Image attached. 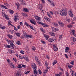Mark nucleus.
<instances>
[{
  "instance_id": "1",
  "label": "nucleus",
  "mask_w": 76,
  "mask_h": 76,
  "mask_svg": "<svg viewBox=\"0 0 76 76\" xmlns=\"http://www.w3.org/2000/svg\"><path fill=\"white\" fill-rule=\"evenodd\" d=\"M60 15L61 16H64V15L66 16V15H67V14L66 10L64 9H62L60 11Z\"/></svg>"
},
{
  "instance_id": "2",
  "label": "nucleus",
  "mask_w": 76,
  "mask_h": 76,
  "mask_svg": "<svg viewBox=\"0 0 76 76\" xmlns=\"http://www.w3.org/2000/svg\"><path fill=\"white\" fill-rule=\"evenodd\" d=\"M2 13L3 16V17H4L6 19H7V20H9V17H8L7 15L5 14V11L3 10L2 12Z\"/></svg>"
},
{
  "instance_id": "3",
  "label": "nucleus",
  "mask_w": 76,
  "mask_h": 76,
  "mask_svg": "<svg viewBox=\"0 0 76 76\" xmlns=\"http://www.w3.org/2000/svg\"><path fill=\"white\" fill-rule=\"evenodd\" d=\"M6 41L8 43V44H10V45H11V44H14V43H15V42H14L13 40H10L7 39Z\"/></svg>"
},
{
  "instance_id": "4",
  "label": "nucleus",
  "mask_w": 76,
  "mask_h": 76,
  "mask_svg": "<svg viewBox=\"0 0 76 76\" xmlns=\"http://www.w3.org/2000/svg\"><path fill=\"white\" fill-rule=\"evenodd\" d=\"M37 68H34L33 69L34 73L35 75H39V74L38 72V70H37Z\"/></svg>"
},
{
  "instance_id": "5",
  "label": "nucleus",
  "mask_w": 76,
  "mask_h": 76,
  "mask_svg": "<svg viewBox=\"0 0 76 76\" xmlns=\"http://www.w3.org/2000/svg\"><path fill=\"white\" fill-rule=\"evenodd\" d=\"M52 48L55 51H57L58 50V48L57 47V45L54 44L53 45Z\"/></svg>"
},
{
  "instance_id": "6",
  "label": "nucleus",
  "mask_w": 76,
  "mask_h": 76,
  "mask_svg": "<svg viewBox=\"0 0 76 76\" xmlns=\"http://www.w3.org/2000/svg\"><path fill=\"white\" fill-rule=\"evenodd\" d=\"M17 20H19V17L18 15L15 16L14 20L15 22H17Z\"/></svg>"
},
{
  "instance_id": "7",
  "label": "nucleus",
  "mask_w": 76,
  "mask_h": 76,
  "mask_svg": "<svg viewBox=\"0 0 76 76\" xmlns=\"http://www.w3.org/2000/svg\"><path fill=\"white\" fill-rule=\"evenodd\" d=\"M24 24L26 25V26H27L28 27H30V28H31V29L34 30V28H33V26L29 25V24L25 22L24 23Z\"/></svg>"
},
{
  "instance_id": "8",
  "label": "nucleus",
  "mask_w": 76,
  "mask_h": 76,
  "mask_svg": "<svg viewBox=\"0 0 76 76\" xmlns=\"http://www.w3.org/2000/svg\"><path fill=\"white\" fill-rule=\"evenodd\" d=\"M44 18L46 20H47V21H48V22H51V20L48 17L45 16L44 17Z\"/></svg>"
},
{
  "instance_id": "9",
  "label": "nucleus",
  "mask_w": 76,
  "mask_h": 76,
  "mask_svg": "<svg viewBox=\"0 0 76 76\" xmlns=\"http://www.w3.org/2000/svg\"><path fill=\"white\" fill-rule=\"evenodd\" d=\"M51 28L53 32H56L57 31H58V30H59L58 29L56 28L53 27H51Z\"/></svg>"
},
{
  "instance_id": "10",
  "label": "nucleus",
  "mask_w": 76,
  "mask_h": 76,
  "mask_svg": "<svg viewBox=\"0 0 76 76\" xmlns=\"http://www.w3.org/2000/svg\"><path fill=\"white\" fill-rule=\"evenodd\" d=\"M31 66L33 69H37V65H36V64L34 63H31Z\"/></svg>"
},
{
  "instance_id": "11",
  "label": "nucleus",
  "mask_w": 76,
  "mask_h": 76,
  "mask_svg": "<svg viewBox=\"0 0 76 76\" xmlns=\"http://www.w3.org/2000/svg\"><path fill=\"white\" fill-rule=\"evenodd\" d=\"M54 38L53 37L50 38L48 39V41L49 42H53L54 41Z\"/></svg>"
},
{
  "instance_id": "12",
  "label": "nucleus",
  "mask_w": 76,
  "mask_h": 76,
  "mask_svg": "<svg viewBox=\"0 0 76 76\" xmlns=\"http://www.w3.org/2000/svg\"><path fill=\"white\" fill-rule=\"evenodd\" d=\"M58 23L59 25L60 26H61V27H64V24L63 23L60 22H58Z\"/></svg>"
},
{
  "instance_id": "13",
  "label": "nucleus",
  "mask_w": 76,
  "mask_h": 76,
  "mask_svg": "<svg viewBox=\"0 0 76 76\" xmlns=\"http://www.w3.org/2000/svg\"><path fill=\"white\" fill-rule=\"evenodd\" d=\"M49 34L51 36H52V37H54V36H55L56 35V34L54 33H53V32H49Z\"/></svg>"
},
{
  "instance_id": "14",
  "label": "nucleus",
  "mask_w": 76,
  "mask_h": 76,
  "mask_svg": "<svg viewBox=\"0 0 76 76\" xmlns=\"http://www.w3.org/2000/svg\"><path fill=\"white\" fill-rule=\"evenodd\" d=\"M43 35L44 37L45 38V39L46 40H48V38H49V36H48V35L44 33Z\"/></svg>"
},
{
  "instance_id": "15",
  "label": "nucleus",
  "mask_w": 76,
  "mask_h": 76,
  "mask_svg": "<svg viewBox=\"0 0 76 76\" xmlns=\"http://www.w3.org/2000/svg\"><path fill=\"white\" fill-rule=\"evenodd\" d=\"M10 65L12 69H15L16 68V66L12 63L10 64Z\"/></svg>"
},
{
  "instance_id": "16",
  "label": "nucleus",
  "mask_w": 76,
  "mask_h": 76,
  "mask_svg": "<svg viewBox=\"0 0 76 76\" xmlns=\"http://www.w3.org/2000/svg\"><path fill=\"white\" fill-rule=\"evenodd\" d=\"M23 10L24 11V12H29V10H28L27 8H25V7L23 8Z\"/></svg>"
},
{
  "instance_id": "17",
  "label": "nucleus",
  "mask_w": 76,
  "mask_h": 76,
  "mask_svg": "<svg viewBox=\"0 0 76 76\" xmlns=\"http://www.w3.org/2000/svg\"><path fill=\"white\" fill-rule=\"evenodd\" d=\"M1 6L2 9H8V8H7V7L4 6V5H1Z\"/></svg>"
},
{
  "instance_id": "18",
  "label": "nucleus",
  "mask_w": 76,
  "mask_h": 76,
  "mask_svg": "<svg viewBox=\"0 0 76 76\" xmlns=\"http://www.w3.org/2000/svg\"><path fill=\"white\" fill-rule=\"evenodd\" d=\"M23 59H25L27 61H29V59H28V57H26V56H23Z\"/></svg>"
},
{
  "instance_id": "19",
  "label": "nucleus",
  "mask_w": 76,
  "mask_h": 76,
  "mask_svg": "<svg viewBox=\"0 0 76 76\" xmlns=\"http://www.w3.org/2000/svg\"><path fill=\"white\" fill-rule=\"evenodd\" d=\"M70 72L72 76H75V73H74V71H73L72 69H71L70 70Z\"/></svg>"
},
{
  "instance_id": "20",
  "label": "nucleus",
  "mask_w": 76,
  "mask_h": 76,
  "mask_svg": "<svg viewBox=\"0 0 76 76\" xmlns=\"http://www.w3.org/2000/svg\"><path fill=\"white\" fill-rule=\"evenodd\" d=\"M69 14L71 17H73V14L72 12V11H69Z\"/></svg>"
},
{
  "instance_id": "21",
  "label": "nucleus",
  "mask_w": 76,
  "mask_h": 76,
  "mask_svg": "<svg viewBox=\"0 0 76 76\" xmlns=\"http://www.w3.org/2000/svg\"><path fill=\"white\" fill-rule=\"evenodd\" d=\"M11 48L12 49L15 50V45L13 44H11Z\"/></svg>"
},
{
  "instance_id": "22",
  "label": "nucleus",
  "mask_w": 76,
  "mask_h": 76,
  "mask_svg": "<svg viewBox=\"0 0 76 76\" xmlns=\"http://www.w3.org/2000/svg\"><path fill=\"white\" fill-rule=\"evenodd\" d=\"M32 35H29L28 34H27L26 35V38H27L26 37H27V38H32Z\"/></svg>"
},
{
  "instance_id": "23",
  "label": "nucleus",
  "mask_w": 76,
  "mask_h": 76,
  "mask_svg": "<svg viewBox=\"0 0 76 76\" xmlns=\"http://www.w3.org/2000/svg\"><path fill=\"white\" fill-rule=\"evenodd\" d=\"M4 4L8 7H10L11 6L9 4H7V3H4Z\"/></svg>"
},
{
  "instance_id": "24",
  "label": "nucleus",
  "mask_w": 76,
  "mask_h": 76,
  "mask_svg": "<svg viewBox=\"0 0 76 76\" xmlns=\"http://www.w3.org/2000/svg\"><path fill=\"white\" fill-rule=\"evenodd\" d=\"M47 15H48V16L50 18H52V16H51V14H50V13L48 12H47Z\"/></svg>"
},
{
  "instance_id": "25",
  "label": "nucleus",
  "mask_w": 76,
  "mask_h": 76,
  "mask_svg": "<svg viewBox=\"0 0 76 76\" xmlns=\"http://www.w3.org/2000/svg\"><path fill=\"white\" fill-rule=\"evenodd\" d=\"M21 76V74H20L19 72H17V73L15 74V76Z\"/></svg>"
},
{
  "instance_id": "26",
  "label": "nucleus",
  "mask_w": 76,
  "mask_h": 76,
  "mask_svg": "<svg viewBox=\"0 0 76 76\" xmlns=\"http://www.w3.org/2000/svg\"><path fill=\"white\" fill-rule=\"evenodd\" d=\"M42 26H43L44 27H45V28L48 27V25H47V24L45 23H42Z\"/></svg>"
},
{
  "instance_id": "27",
  "label": "nucleus",
  "mask_w": 76,
  "mask_h": 76,
  "mask_svg": "<svg viewBox=\"0 0 76 76\" xmlns=\"http://www.w3.org/2000/svg\"><path fill=\"white\" fill-rule=\"evenodd\" d=\"M15 4L17 6L18 9V10H19V9H20V8L19 7V6H20V5H19V3H16Z\"/></svg>"
},
{
  "instance_id": "28",
  "label": "nucleus",
  "mask_w": 76,
  "mask_h": 76,
  "mask_svg": "<svg viewBox=\"0 0 76 76\" xmlns=\"http://www.w3.org/2000/svg\"><path fill=\"white\" fill-rule=\"evenodd\" d=\"M71 39L72 40L73 42H75L76 41V39L74 37H71Z\"/></svg>"
},
{
  "instance_id": "29",
  "label": "nucleus",
  "mask_w": 76,
  "mask_h": 76,
  "mask_svg": "<svg viewBox=\"0 0 76 76\" xmlns=\"http://www.w3.org/2000/svg\"><path fill=\"white\" fill-rule=\"evenodd\" d=\"M32 50L33 51H35L36 50V48L34 46L32 47Z\"/></svg>"
},
{
  "instance_id": "30",
  "label": "nucleus",
  "mask_w": 76,
  "mask_h": 76,
  "mask_svg": "<svg viewBox=\"0 0 76 76\" xmlns=\"http://www.w3.org/2000/svg\"><path fill=\"white\" fill-rule=\"evenodd\" d=\"M35 60L37 62H39V59L38 58V57L37 56H35Z\"/></svg>"
},
{
  "instance_id": "31",
  "label": "nucleus",
  "mask_w": 76,
  "mask_h": 76,
  "mask_svg": "<svg viewBox=\"0 0 76 76\" xmlns=\"http://www.w3.org/2000/svg\"><path fill=\"white\" fill-rule=\"evenodd\" d=\"M50 5H51V6H53V7H54L55 6V4L53 2H51V3H50Z\"/></svg>"
},
{
  "instance_id": "32",
  "label": "nucleus",
  "mask_w": 76,
  "mask_h": 76,
  "mask_svg": "<svg viewBox=\"0 0 76 76\" xmlns=\"http://www.w3.org/2000/svg\"><path fill=\"white\" fill-rule=\"evenodd\" d=\"M36 19L37 20H41V17H39L37 16V17H36Z\"/></svg>"
},
{
  "instance_id": "33",
  "label": "nucleus",
  "mask_w": 76,
  "mask_h": 76,
  "mask_svg": "<svg viewBox=\"0 0 76 76\" xmlns=\"http://www.w3.org/2000/svg\"><path fill=\"white\" fill-rule=\"evenodd\" d=\"M75 30H72V32L71 33V34H72V35H75Z\"/></svg>"
},
{
  "instance_id": "34",
  "label": "nucleus",
  "mask_w": 76,
  "mask_h": 76,
  "mask_svg": "<svg viewBox=\"0 0 76 76\" xmlns=\"http://www.w3.org/2000/svg\"><path fill=\"white\" fill-rule=\"evenodd\" d=\"M7 36L9 38H10V39L12 38V37H13L10 34H8L7 35Z\"/></svg>"
},
{
  "instance_id": "35",
  "label": "nucleus",
  "mask_w": 76,
  "mask_h": 76,
  "mask_svg": "<svg viewBox=\"0 0 76 76\" xmlns=\"http://www.w3.org/2000/svg\"><path fill=\"white\" fill-rule=\"evenodd\" d=\"M7 61L8 63H9V64H10L11 61H10V59H7Z\"/></svg>"
},
{
  "instance_id": "36",
  "label": "nucleus",
  "mask_w": 76,
  "mask_h": 76,
  "mask_svg": "<svg viewBox=\"0 0 76 76\" xmlns=\"http://www.w3.org/2000/svg\"><path fill=\"white\" fill-rule=\"evenodd\" d=\"M40 29L42 32H43L44 33L45 32V30H44V29L42 28H40Z\"/></svg>"
},
{
  "instance_id": "37",
  "label": "nucleus",
  "mask_w": 76,
  "mask_h": 76,
  "mask_svg": "<svg viewBox=\"0 0 76 76\" xmlns=\"http://www.w3.org/2000/svg\"><path fill=\"white\" fill-rule=\"evenodd\" d=\"M5 48H9L10 47V46L9 45H5Z\"/></svg>"
},
{
  "instance_id": "38",
  "label": "nucleus",
  "mask_w": 76,
  "mask_h": 76,
  "mask_svg": "<svg viewBox=\"0 0 76 76\" xmlns=\"http://www.w3.org/2000/svg\"><path fill=\"white\" fill-rule=\"evenodd\" d=\"M9 12L11 14H13V13H14V12L13 11L11 10H10Z\"/></svg>"
},
{
  "instance_id": "39",
  "label": "nucleus",
  "mask_w": 76,
  "mask_h": 76,
  "mask_svg": "<svg viewBox=\"0 0 76 76\" xmlns=\"http://www.w3.org/2000/svg\"><path fill=\"white\" fill-rule=\"evenodd\" d=\"M67 27L68 28H73V25H67Z\"/></svg>"
},
{
  "instance_id": "40",
  "label": "nucleus",
  "mask_w": 76,
  "mask_h": 76,
  "mask_svg": "<svg viewBox=\"0 0 76 76\" xmlns=\"http://www.w3.org/2000/svg\"><path fill=\"white\" fill-rule=\"evenodd\" d=\"M23 33L25 37H26V35L28 34H26V32H25V31H23Z\"/></svg>"
},
{
  "instance_id": "41",
  "label": "nucleus",
  "mask_w": 76,
  "mask_h": 76,
  "mask_svg": "<svg viewBox=\"0 0 76 76\" xmlns=\"http://www.w3.org/2000/svg\"><path fill=\"white\" fill-rule=\"evenodd\" d=\"M74 63L75 62L74 61H72L70 62V64H72V65H74Z\"/></svg>"
},
{
  "instance_id": "42",
  "label": "nucleus",
  "mask_w": 76,
  "mask_h": 76,
  "mask_svg": "<svg viewBox=\"0 0 76 76\" xmlns=\"http://www.w3.org/2000/svg\"><path fill=\"white\" fill-rule=\"evenodd\" d=\"M57 64V61L56 60H55L53 62V65H54L56 64Z\"/></svg>"
},
{
  "instance_id": "43",
  "label": "nucleus",
  "mask_w": 76,
  "mask_h": 76,
  "mask_svg": "<svg viewBox=\"0 0 76 76\" xmlns=\"http://www.w3.org/2000/svg\"><path fill=\"white\" fill-rule=\"evenodd\" d=\"M30 22L31 23L34 24V25H36V23H35V22L32 21L31 20H30Z\"/></svg>"
},
{
  "instance_id": "44",
  "label": "nucleus",
  "mask_w": 76,
  "mask_h": 76,
  "mask_svg": "<svg viewBox=\"0 0 76 76\" xmlns=\"http://www.w3.org/2000/svg\"><path fill=\"white\" fill-rule=\"evenodd\" d=\"M15 34L17 36V37H20V33H16Z\"/></svg>"
},
{
  "instance_id": "45",
  "label": "nucleus",
  "mask_w": 76,
  "mask_h": 76,
  "mask_svg": "<svg viewBox=\"0 0 76 76\" xmlns=\"http://www.w3.org/2000/svg\"><path fill=\"white\" fill-rule=\"evenodd\" d=\"M18 68H20V69H21L22 68V65L21 64H19L17 66Z\"/></svg>"
},
{
  "instance_id": "46",
  "label": "nucleus",
  "mask_w": 76,
  "mask_h": 76,
  "mask_svg": "<svg viewBox=\"0 0 76 76\" xmlns=\"http://www.w3.org/2000/svg\"><path fill=\"white\" fill-rule=\"evenodd\" d=\"M12 23V22L10 21V20H9L8 21V25L9 26H10L11 25V24Z\"/></svg>"
},
{
  "instance_id": "47",
  "label": "nucleus",
  "mask_w": 76,
  "mask_h": 76,
  "mask_svg": "<svg viewBox=\"0 0 76 76\" xmlns=\"http://www.w3.org/2000/svg\"><path fill=\"white\" fill-rule=\"evenodd\" d=\"M68 66L69 69H71V68H72L73 67V65H68Z\"/></svg>"
},
{
  "instance_id": "48",
  "label": "nucleus",
  "mask_w": 76,
  "mask_h": 76,
  "mask_svg": "<svg viewBox=\"0 0 76 76\" xmlns=\"http://www.w3.org/2000/svg\"><path fill=\"white\" fill-rule=\"evenodd\" d=\"M41 12L42 13H44V11L43 10H42V8H39Z\"/></svg>"
},
{
  "instance_id": "49",
  "label": "nucleus",
  "mask_w": 76,
  "mask_h": 76,
  "mask_svg": "<svg viewBox=\"0 0 76 76\" xmlns=\"http://www.w3.org/2000/svg\"><path fill=\"white\" fill-rule=\"evenodd\" d=\"M16 44L18 45H20V42L19 41H18Z\"/></svg>"
},
{
  "instance_id": "50",
  "label": "nucleus",
  "mask_w": 76,
  "mask_h": 76,
  "mask_svg": "<svg viewBox=\"0 0 76 76\" xmlns=\"http://www.w3.org/2000/svg\"><path fill=\"white\" fill-rule=\"evenodd\" d=\"M45 64L46 67H47L48 66V62L46 61L45 62Z\"/></svg>"
},
{
  "instance_id": "51",
  "label": "nucleus",
  "mask_w": 76,
  "mask_h": 76,
  "mask_svg": "<svg viewBox=\"0 0 76 76\" xmlns=\"http://www.w3.org/2000/svg\"><path fill=\"white\" fill-rule=\"evenodd\" d=\"M13 60L15 61V62H16L17 61V59L15 58H13Z\"/></svg>"
},
{
  "instance_id": "52",
  "label": "nucleus",
  "mask_w": 76,
  "mask_h": 76,
  "mask_svg": "<svg viewBox=\"0 0 76 76\" xmlns=\"http://www.w3.org/2000/svg\"><path fill=\"white\" fill-rule=\"evenodd\" d=\"M29 72H30L29 71H25V74H28V73H29Z\"/></svg>"
},
{
  "instance_id": "53",
  "label": "nucleus",
  "mask_w": 76,
  "mask_h": 76,
  "mask_svg": "<svg viewBox=\"0 0 76 76\" xmlns=\"http://www.w3.org/2000/svg\"><path fill=\"white\" fill-rule=\"evenodd\" d=\"M20 53L21 54H24V53H25V52H24V51H23V50H21L20 51Z\"/></svg>"
},
{
  "instance_id": "54",
  "label": "nucleus",
  "mask_w": 76,
  "mask_h": 76,
  "mask_svg": "<svg viewBox=\"0 0 76 76\" xmlns=\"http://www.w3.org/2000/svg\"><path fill=\"white\" fill-rule=\"evenodd\" d=\"M21 14L23 16H26L27 15L26 14L23 13H22Z\"/></svg>"
},
{
  "instance_id": "55",
  "label": "nucleus",
  "mask_w": 76,
  "mask_h": 76,
  "mask_svg": "<svg viewBox=\"0 0 76 76\" xmlns=\"http://www.w3.org/2000/svg\"><path fill=\"white\" fill-rule=\"evenodd\" d=\"M38 71H39V74L40 75H41V73H42V72H41V70L40 69H39Z\"/></svg>"
},
{
  "instance_id": "56",
  "label": "nucleus",
  "mask_w": 76,
  "mask_h": 76,
  "mask_svg": "<svg viewBox=\"0 0 76 76\" xmlns=\"http://www.w3.org/2000/svg\"><path fill=\"white\" fill-rule=\"evenodd\" d=\"M22 66L23 67H24V68H26V66L25 65L22 64Z\"/></svg>"
},
{
  "instance_id": "57",
  "label": "nucleus",
  "mask_w": 76,
  "mask_h": 76,
  "mask_svg": "<svg viewBox=\"0 0 76 76\" xmlns=\"http://www.w3.org/2000/svg\"><path fill=\"white\" fill-rule=\"evenodd\" d=\"M1 29H6V27L5 26H3L1 27Z\"/></svg>"
},
{
  "instance_id": "58",
  "label": "nucleus",
  "mask_w": 76,
  "mask_h": 76,
  "mask_svg": "<svg viewBox=\"0 0 76 76\" xmlns=\"http://www.w3.org/2000/svg\"><path fill=\"white\" fill-rule=\"evenodd\" d=\"M66 50H69V48L68 47H66V48L65 49Z\"/></svg>"
},
{
  "instance_id": "59",
  "label": "nucleus",
  "mask_w": 76,
  "mask_h": 76,
  "mask_svg": "<svg viewBox=\"0 0 76 76\" xmlns=\"http://www.w3.org/2000/svg\"><path fill=\"white\" fill-rule=\"evenodd\" d=\"M58 26V24L57 23H55V24L54 26Z\"/></svg>"
},
{
  "instance_id": "60",
  "label": "nucleus",
  "mask_w": 76,
  "mask_h": 76,
  "mask_svg": "<svg viewBox=\"0 0 76 76\" xmlns=\"http://www.w3.org/2000/svg\"><path fill=\"white\" fill-rule=\"evenodd\" d=\"M19 58H20V59H21V60H22L23 59V57H22V56H19Z\"/></svg>"
},
{
  "instance_id": "61",
  "label": "nucleus",
  "mask_w": 76,
  "mask_h": 76,
  "mask_svg": "<svg viewBox=\"0 0 76 76\" xmlns=\"http://www.w3.org/2000/svg\"><path fill=\"white\" fill-rule=\"evenodd\" d=\"M14 29L15 31H18V30L16 28V27L15 26H14Z\"/></svg>"
},
{
  "instance_id": "62",
  "label": "nucleus",
  "mask_w": 76,
  "mask_h": 76,
  "mask_svg": "<svg viewBox=\"0 0 76 76\" xmlns=\"http://www.w3.org/2000/svg\"><path fill=\"white\" fill-rule=\"evenodd\" d=\"M63 35L62 34L61 35L59 36V38L60 39H61V38H62V37H63Z\"/></svg>"
},
{
  "instance_id": "63",
  "label": "nucleus",
  "mask_w": 76,
  "mask_h": 76,
  "mask_svg": "<svg viewBox=\"0 0 76 76\" xmlns=\"http://www.w3.org/2000/svg\"><path fill=\"white\" fill-rule=\"evenodd\" d=\"M48 72V70H45L44 71V73H47Z\"/></svg>"
},
{
  "instance_id": "64",
  "label": "nucleus",
  "mask_w": 76,
  "mask_h": 76,
  "mask_svg": "<svg viewBox=\"0 0 76 76\" xmlns=\"http://www.w3.org/2000/svg\"><path fill=\"white\" fill-rule=\"evenodd\" d=\"M10 32L11 34H13V32H14V30L10 31Z\"/></svg>"
}]
</instances>
